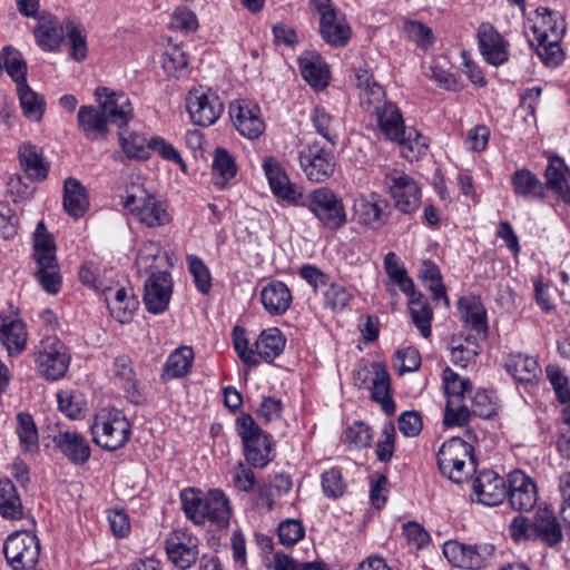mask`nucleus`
Returning a JSON list of instances; mask_svg holds the SVG:
<instances>
[{
  "instance_id": "nucleus-1",
  "label": "nucleus",
  "mask_w": 570,
  "mask_h": 570,
  "mask_svg": "<svg viewBox=\"0 0 570 570\" xmlns=\"http://www.w3.org/2000/svg\"><path fill=\"white\" fill-rule=\"evenodd\" d=\"M97 105H83L78 109L79 131L89 141L105 140L109 135V124L125 129L134 117V108L122 91H112L107 87L95 90Z\"/></svg>"
},
{
  "instance_id": "nucleus-2",
  "label": "nucleus",
  "mask_w": 570,
  "mask_h": 570,
  "mask_svg": "<svg viewBox=\"0 0 570 570\" xmlns=\"http://www.w3.org/2000/svg\"><path fill=\"white\" fill-rule=\"evenodd\" d=\"M180 502L186 518L195 524L208 521L220 529L229 525L230 502L219 489H212L205 494L200 490L185 489L180 493Z\"/></svg>"
},
{
  "instance_id": "nucleus-3",
  "label": "nucleus",
  "mask_w": 570,
  "mask_h": 570,
  "mask_svg": "<svg viewBox=\"0 0 570 570\" xmlns=\"http://www.w3.org/2000/svg\"><path fill=\"white\" fill-rule=\"evenodd\" d=\"M92 441L106 451L124 448L131 435V424L117 409H101L90 425Z\"/></svg>"
},
{
  "instance_id": "nucleus-4",
  "label": "nucleus",
  "mask_w": 570,
  "mask_h": 570,
  "mask_svg": "<svg viewBox=\"0 0 570 570\" xmlns=\"http://www.w3.org/2000/svg\"><path fill=\"white\" fill-rule=\"evenodd\" d=\"M237 435L243 443L246 462L256 469H264L273 461L272 436L265 433L248 413H243L235 421Z\"/></svg>"
},
{
  "instance_id": "nucleus-5",
  "label": "nucleus",
  "mask_w": 570,
  "mask_h": 570,
  "mask_svg": "<svg viewBox=\"0 0 570 570\" xmlns=\"http://www.w3.org/2000/svg\"><path fill=\"white\" fill-rule=\"evenodd\" d=\"M436 460L441 474L454 483L463 482L475 470L473 446L461 438H451L443 442Z\"/></svg>"
},
{
  "instance_id": "nucleus-6",
  "label": "nucleus",
  "mask_w": 570,
  "mask_h": 570,
  "mask_svg": "<svg viewBox=\"0 0 570 570\" xmlns=\"http://www.w3.org/2000/svg\"><path fill=\"white\" fill-rule=\"evenodd\" d=\"M301 205L314 215L323 228L336 232L347 223L343 199L328 187L309 191Z\"/></svg>"
},
{
  "instance_id": "nucleus-7",
  "label": "nucleus",
  "mask_w": 570,
  "mask_h": 570,
  "mask_svg": "<svg viewBox=\"0 0 570 570\" xmlns=\"http://www.w3.org/2000/svg\"><path fill=\"white\" fill-rule=\"evenodd\" d=\"M33 362L42 377L56 382L66 376L71 355L59 337L56 335L46 336L33 348Z\"/></svg>"
},
{
  "instance_id": "nucleus-8",
  "label": "nucleus",
  "mask_w": 570,
  "mask_h": 570,
  "mask_svg": "<svg viewBox=\"0 0 570 570\" xmlns=\"http://www.w3.org/2000/svg\"><path fill=\"white\" fill-rule=\"evenodd\" d=\"M371 116L375 119L380 132L386 140L397 142L403 150L407 148L411 153L416 151V155H421L426 149L425 142H420L421 136H417L414 144L410 141V137L406 138L403 114L395 102L390 101L383 105Z\"/></svg>"
},
{
  "instance_id": "nucleus-9",
  "label": "nucleus",
  "mask_w": 570,
  "mask_h": 570,
  "mask_svg": "<svg viewBox=\"0 0 570 570\" xmlns=\"http://www.w3.org/2000/svg\"><path fill=\"white\" fill-rule=\"evenodd\" d=\"M298 163L308 180L323 183L335 171V157L318 140L307 141L298 149Z\"/></svg>"
},
{
  "instance_id": "nucleus-10",
  "label": "nucleus",
  "mask_w": 570,
  "mask_h": 570,
  "mask_svg": "<svg viewBox=\"0 0 570 570\" xmlns=\"http://www.w3.org/2000/svg\"><path fill=\"white\" fill-rule=\"evenodd\" d=\"M3 553L13 570H35L39 559L40 544L35 534L16 531L6 539Z\"/></svg>"
},
{
  "instance_id": "nucleus-11",
  "label": "nucleus",
  "mask_w": 570,
  "mask_h": 570,
  "mask_svg": "<svg viewBox=\"0 0 570 570\" xmlns=\"http://www.w3.org/2000/svg\"><path fill=\"white\" fill-rule=\"evenodd\" d=\"M494 550L495 547L488 542L470 544L449 541L444 544L443 553L454 567L479 570L490 563Z\"/></svg>"
},
{
  "instance_id": "nucleus-12",
  "label": "nucleus",
  "mask_w": 570,
  "mask_h": 570,
  "mask_svg": "<svg viewBox=\"0 0 570 570\" xmlns=\"http://www.w3.org/2000/svg\"><path fill=\"white\" fill-rule=\"evenodd\" d=\"M384 181L397 210L411 215L419 209L422 194L414 178L403 171L394 170L385 175Z\"/></svg>"
},
{
  "instance_id": "nucleus-13",
  "label": "nucleus",
  "mask_w": 570,
  "mask_h": 570,
  "mask_svg": "<svg viewBox=\"0 0 570 570\" xmlns=\"http://www.w3.org/2000/svg\"><path fill=\"white\" fill-rule=\"evenodd\" d=\"M229 116L235 129L243 137L254 140L265 131L261 107L248 99H237L229 105Z\"/></svg>"
},
{
  "instance_id": "nucleus-14",
  "label": "nucleus",
  "mask_w": 570,
  "mask_h": 570,
  "mask_svg": "<svg viewBox=\"0 0 570 570\" xmlns=\"http://www.w3.org/2000/svg\"><path fill=\"white\" fill-rule=\"evenodd\" d=\"M199 539L184 529H176L165 540L168 559L180 570L189 569L199 556Z\"/></svg>"
},
{
  "instance_id": "nucleus-15",
  "label": "nucleus",
  "mask_w": 570,
  "mask_h": 570,
  "mask_svg": "<svg viewBox=\"0 0 570 570\" xmlns=\"http://www.w3.org/2000/svg\"><path fill=\"white\" fill-rule=\"evenodd\" d=\"M505 499L515 511H531L538 501L537 484L522 470H513L507 475Z\"/></svg>"
},
{
  "instance_id": "nucleus-16",
  "label": "nucleus",
  "mask_w": 570,
  "mask_h": 570,
  "mask_svg": "<svg viewBox=\"0 0 570 570\" xmlns=\"http://www.w3.org/2000/svg\"><path fill=\"white\" fill-rule=\"evenodd\" d=\"M353 208L357 223L371 229L385 226L390 218L387 199L374 191L355 198Z\"/></svg>"
},
{
  "instance_id": "nucleus-17",
  "label": "nucleus",
  "mask_w": 570,
  "mask_h": 570,
  "mask_svg": "<svg viewBox=\"0 0 570 570\" xmlns=\"http://www.w3.org/2000/svg\"><path fill=\"white\" fill-rule=\"evenodd\" d=\"M219 97L210 89H194L187 98V110L194 124L208 127L215 124L223 112Z\"/></svg>"
},
{
  "instance_id": "nucleus-18",
  "label": "nucleus",
  "mask_w": 570,
  "mask_h": 570,
  "mask_svg": "<svg viewBox=\"0 0 570 570\" xmlns=\"http://www.w3.org/2000/svg\"><path fill=\"white\" fill-rule=\"evenodd\" d=\"M124 206L147 227L164 226L170 220L165 204L158 202L153 195H145L144 197L128 195Z\"/></svg>"
},
{
  "instance_id": "nucleus-19",
  "label": "nucleus",
  "mask_w": 570,
  "mask_h": 570,
  "mask_svg": "<svg viewBox=\"0 0 570 570\" xmlns=\"http://www.w3.org/2000/svg\"><path fill=\"white\" fill-rule=\"evenodd\" d=\"M171 293V275L164 271L151 273L144 286L142 298L147 311L155 315L164 313L169 305Z\"/></svg>"
},
{
  "instance_id": "nucleus-20",
  "label": "nucleus",
  "mask_w": 570,
  "mask_h": 570,
  "mask_svg": "<svg viewBox=\"0 0 570 570\" xmlns=\"http://www.w3.org/2000/svg\"><path fill=\"white\" fill-rule=\"evenodd\" d=\"M479 50L491 66H501L509 59V42L490 22L480 23L476 30Z\"/></svg>"
},
{
  "instance_id": "nucleus-21",
  "label": "nucleus",
  "mask_w": 570,
  "mask_h": 570,
  "mask_svg": "<svg viewBox=\"0 0 570 570\" xmlns=\"http://www.w3.org/2000/svg\"><path fill=\"white\" fill-rule=\"evenodd\" d=\"M458 311L463 326L471 331L475 338L485 340L488 336L487 309L481 298L475 295L460 297Z\"/></svg>"
},
{
  "instance_id": "nucleus-22",
  "label": "nucleus",
  "mask_w": 570,
  "mask_h": 570,
  "mask_svg": "<svg viewBox=\"0 0 570 570\" xmlns=\"http://www.w3.org/2000/svg\"><path fill=\"white\" fill-rule=\"evenodd\" d=\"M52 443L73 465H83L91 456V448L88 440L77 431H59L53 435Z\"/></svg>"
},
{
  "instance_id": "nucleus-23",
  "label": "nucleus",
  "mask_w": 570,
  "mask_h": 570,
  "mask_svg": "<svg viewBox=\"0 0 570 570\" xmlns=\"http://www.w3.org/2000/svg\"><path fill=\"white\" fill-rule=\"evenodd\" d=\"M473 492L479 503L498 505L507 498V478L491 470L482 471L473 481Z\"/></svg>"
},
{
  "instance_id": "nucleus-24",
  "label": "nucleus",
  "mask_w": 570,
  "mask_h": 570,
  "mask_svg": "<svg viewBox=\"0 0 570 570\" xmlns=\"http://www.w3.org/2000/svg\"><path fill=\"white\" fill-rule=\"evenodd\" d=\"M531 31L535 41H561L566 33V20L559 11L540 7L534 11Z\"/></svg>"
},
{
  "instance_id": "nucleus-25",
  "label": "nucleus",
  "mask_w": 570,
  "mask_h": 570,
  "mask_svg": "<svg viewBox=\"0 0 570 570\" xmlns=\"http://www.w3.org/2000/svg\"><path fill=\"white\" fill-rule=\"evenodd\" d=\"M263 169L267 177L273 194L291 204L296 205L302 197L295 184L291 183L286 171L273 157H266L263 161Z\"/></svg>"
},
{
  "instance_id": "nucleus-26",
  "label": "nucleus",
  "mask_w": 570,
  "mask_h": 570,
  "mask_svg": "<svg viewBox=\"0 0 570 570\" xmlns=\"http://www.w3.org/2000/svg\"><path fill=\"white\" fill-rule=\"evenodd\" d=\"M356 86L360 90V105L365 112L372 115L390 102L383 87L373 78L367 69L355 71Z\"/></svg>"
},
{
  "instance_id": "nucleus-27",
  "label": "nucleus",
  "mask_w": 570,
  "mask_h": 570,
  "mask_svg": "<svg viewBox=\"0 0 570 570\" xmlns=\"http://www.w3.org/2000/svg\"><path fill=\"white\" fill-rule=\"evenodd\" d=\"M38 46L45 51H55L63 42L66 37V21L63 23L50 14L42 13L38 17V23L33 30Z\"/></svg>"
},
{
  "instance_id": "nucleus-28",
  "label": "nucleus",
  "mask_w": 570,
  "mask_h": 570,
  "mask_svg": "<svg viewBox=\"0 0 570 570\" xmlns=\"http://www.w3.org/2000/svg\"><path fill=\"white\" fill-rule=\"evenodd\" d=\"M264 309L272 316L284 315L291 307L293 296L288 286L282 281H271L259 293Z\"/></svg>"
},
{
  "instance_id": "nucleus-29",
  "label": "nucleus",
  "mask_w": 570,
  "mask_h": 570,
  "mask_svg": "<svg viewBox=\"0 0 570 570\" xmlns=\"http://www.w3.org/2000/svg\"><path fill=\"white\" fill-rule=\"evenodd\" d=\"M112 373L131 403L141 404L145 401V396L138 387L134 362L128 354H119L114 358Z\"/></svg>"
},
{
  "instance_id": "nucleus-30",
  "label": "nucleus",
  "mask_w": 570,
  "mask_h": 570,
  "mask_svg": "<svg viewBox=\"0 0 570 570\" xmlns=\"http://www.w3.org/2000/svg\"><path fill=\"white\" fill-rule=\"evenodd\" d=\"M533 539H538L548 547L558 546L563 533L554 512L548 508L539 509L532 521Z\"/></svg>"
},
{
  "instance_id": "nucleus-31",
  "label": "nucleus",
  "mask_w": 570,
  "mask_h": 570,
  "mask_svg": "<svg viewBox=\"0 0 570 570\" xmlns=\"http://www.w3.org/2000/svg\"><path fill=\"white\" fill-rule=\"evenodd\" d=\"M0 342L9 355L20 354L27 344L26 325L17 315H0Z\"/></svg>"
},
{
  "instance_id": "nucleus-32",
  "label": "nucleus",
  "mask_w": 570,
  "mask_h": 570,
  "mask_svg": "<svg viewBox=\"0 0 570 570\" xmlns=\"http://www.w3.org/2000/svg\"><path fill=\"white\" fill-rule=\"evenodd\" d=\"M514 195L528 202H543L544 186L541 179L530 169L519 168L511 175Z\"/></svg>"
},
{
  "instance_id": "nucleus-33",
  "label": "nucleus",
  "mask_w": 570,
  "mask_h": 570,
  "mask_svg": "<svg viewBox=\"0 0 570 570\" xmlns=\"http://www.w3.org/2000/svg\"><path fill=\"white\" fill-rule=\"evenodd\" d=\"M320 33L332 47H345L351 38V27L338 11L327 12L320 18Z\"/></svg>"
},
{
  "instance_id": "nucleus-34",
  "label": "nucleus",
  "mask_w": 570,
  "mask_h": 570,
  "mask_svg": "<svg viewBox=\"0 0 570 570\" xmlns=\"http://www.w3.org/2000/svg\"><path fill=\"white\" fill-rule=\"evenodd\" d=\"M503 365L505 371L520 383L535 382L541 373L537 358L521 352L508 354Z\"/></svg>"
},
{
  "instance_id": "nucleus-35",
  "label": "nucleus",
  "mask_w": 570,
  "mask_h": 570,
  "mask_svg": "<svg viewBox=\"0 0 570 570\" xmlns=\"http://www.w3.org/2000/svg\"><path fill=\"white\" fill-rule=\"evenodd\" d=\"M18 158L29 179L42 181L48 177L49 164L45 160L41 149L36 145L23 142L18 149Z\"/></svg>"
},
{
  "instance_id": "nucleus-36",
  "label": "nucleus",
  "mask_w": 570,
  "mask_h": 570,
  "mask_svg": "<svg viewBox=\"0 0 570 570\" xmlns=\"http://www.w3.org/2000/svg\"><path fill=\"white\" fill-rule=\"evenodd\" d=\"M105 299L112 317L120 323H127L131 320L138 307V301L130 289L119 287L107 292Z\"/></svg>"
},
{
  "instance_id": "nucleus-37",
  "label": "nucleus",
  "mask_w": 570,
  "mask_h": 570,
  "mask_svg": "<svg viewBox=\"0 0 570 570\" xmlns=\"http://www.w3.org/2000/svg\"><path fill=\"white\" fill-rule=\"evenodd\" d=\"M63 208L69 216L76 219L82 217L89 208L88 191L73 177H68L63 184Z\"/></svg>"
},
{
  "instance_id": "nucleus-38",
  "label": "nucleus",
  "mask_w": 570,
  "mask_h": 570,
  "mask_svg": "<svg viewBox=\"0 0 570 570\" xmlns=\"http://www.w3.org/2000/svg\"><path fill=\"white\" fill-rule=\"evenodd\" d=\"M374 376L368 390L373 401L381 404L382 410L387 415L395 413V403L391 397V380L390 374L383 363H374Z\"/></svg>"
},
{
  "instance_id": "nucleus-39",
  "label": "nucleus",
  "mask_w": 570,
  "mask_h": 570,
  "mask_svg": "<svg viewBox=\"0 0 570 570\" xmlns=\"http://www.w3.org/2000/svg\"><path fill=\"white\" fill-rule=\"evenodd\" d=\"M194 362V351L189 346H180L174 350L167 357L163 371L161 380L164 382L181 379L189 374Z\"/></svg>"
},
{
  "instance_id": "nucleus-40",
  "label": "nucleus",
  "mask_w": 570,
  "mask_h": 570,
  "mask_svg": "<svg viewBox=\"0 0 570 570\" xmlns=\"http://www.w3.org/2000/svg\"><path fill=\"white\" fill-rule=\"evenodd\" d=\"M286 337L278 327L263 330L255 342V353L272 363L285 348Z\"/></svg>"
},
{
  "instance_id": "nucleus-41",
  "label": "nucleus",
  "mask_w": 570,
  "mask_h": 570,
  "mask_svg": "<svg viewBox=\"0 0 570 570\" xmlns=\"http://www.w3.org/2000/svg\"><path fill=\"white\" fill-rule=\"evenodd\" d=\"M409 299V313L415 327L424 338L432 335L431 323L433 311L428 298L415 291L414 295H406Z\"/></svg>"
},
{
  "instance_id": "nucleus-42",
  "label": "nucleus",
  "mask_w": 570,
  "mask_h": 570,
  "mask_svg": "<svg viewBox=\"0 0 570 570\" xmlns=\"http://www.w3.org/2000/svg\"><path fill=\"white\" fill-rule=\"evenodd\" d=\"M0 515L7 520H20L23 517L21 499L10 479H0Z\"/></svg>"
},
{
  "instance_id": "nucleus-43",
  "label": "nucleus",
  "mask_w": 570,
  "mask_h": 570,
  "mask_svg": "<svg viewBox=\"0 0 570 570\" xmlns=\"http://www.w3.org/2000/svg\"><path fill=\"white\" fill-rule=\"evenodd\" d=\"M16 434L23 453H35L39 450V433L32 415L28 412H19L16 415Z\"/></svg>"
},
{
  "instance_id": "nucleus-44",
  "label": "nucleus",
  "mask_w": 570,
  "mask_h": 570,
  "mask_svg": "<svg viewBox=\"0 0 570 570\" xmlns=\"http://www.w3.org/2000/svg\"><path fill=\"white\" fill-rule=\"evenodd\" d=\"M303 78L313 87L322 89L327 86V69L320 56L306 52L298 58Z\"/></svg>"
},
{
  "instance_id": "nucleus-45",
  "label": "nucleus",
  "mask_w": 570,
  "mask_h": 570,
  "mask_svg": "<svg viewBox=\"0 0 570 570\" xmlns=\"http://www.w3.org/2000/svg\"><path fill=\"white\" fill-rule=\"evenodd\" d=\"M570 169L563 158L553 155L548 157V165L544 170V191L550 190L554 195L569 185Z\"/></svg>"
},
{
  "instance_id": "nucleus-46",
  "label": "nucleus",
  "mask_w": 570,
  "mask_h": 570,
  "mask_svg": "<svg viewBox=\"0 0 570 570\" xmlns=\"http://www.w3.org/2000/svg\"><path fill=\"white\" fill-rule=\"evenodd\" d=\"M309 119L316 132L326 139L332 146L338 141L340 120L333 117L324 107L316 106L311 111Z\"/></svg>"
},
{
  "instance_id": "nucleus-47",
  "label": "nucleus",
  "mask_w": 570,
  "mask_h": 570,
  "mask_svg": "<svg viewBox=\"0 0 570 570\" xmlns=\"http://www.w3.org/2000/svg\"><path fill=\"white\" fill-rule=\"evenodd\" d=\"M384 269L393 284L397 285L404 295H414L415 286L409 276L405 266L394 252H389L384 257Z\"/></svg>"
},
{
  "instance_id": "nucleus-48",
  "label": "nucleus",
  "mask_w": 570,
  "mask_h": 570,
  "mask_svg": "<svg viewBox=\"0 0 570 570\" xmlns=\"http://www.w3.org/2000/svg\"><path fill=\"white\" fill-rule=\"evenodd\" d=\"M118 138L120 146L129 159L146 160L150 157L151 146L144 135L132 131L128 136L124 129H119Z\"/></svg>"
},
{
  "instance_id": "nucleus-49",
  "label": "nucleus",
  "mask_w": 570,
  "mask_h": 570,
  "mask_svg": "<svg viewBox=\"0 0 570 570\" xmlns=\"http://www.w3.org/2000/svg\"><path fill=\"white\" fill-rule=\"evenodd\" d=\"M17 90L23 115L32 121H40L46 110L43 97L33 91L28 83L18 87Z\"/></svg>"
},
{
  "instance_id": "nucleus-50",
  "label": "nucleus",
  "mask_w": 570,
  "mask_h": 570,
  "mask_svg": "<svg viewBox=\"0 0 570 570\" xmlns=\"http://www.w3.org/2000/svg\"><path fill=\"white\" fill-rule=\"evenodd\" d=\"M58 409L69 419L79 420L86 415L87 403L81 393L61 390L57 393Z\"/></svg>"
},
{
  "instance_id": "nucleus-51",
  "label": "nucleus",
  "mask_w": 570,
  "mask_h": 570,
  "mask_svg": "<svg viewBox=\"0 0 570 570\" xmlns=\"http://www.w3.org/2000/svg\"><path fill=\"white\" fill-rule=\"evenodd\" d=\"M212 169L213 174L220 178V181L216 183L219 188H224L237 173V166L234 157L228 150L222 147L215 149Z\"/></svg>"
},
{
  "instance_id": "nucleus-52",
  "label": "nucleus",
  "mask_w": 570,
  "mask_h": 570,
  "mask_svg": "<svg viewBox=\"0 0 570 570\" xmlns=\"http://www.w3.org/2000/svg\"><path fill=\"white\" fill-rule=\"evenodd\" d=\"M479 354V345L473 335H468L464 341L453 340L451 345V362L465 368Z\"/></svg>"
},
{
  "instance_id": "nucleus-53",
  "label": "nucleus",
  "mask_w": 570,
  "mask_h": 570,
  "mask_svg": "<svg viewBox=\"0 0 570 570\" xmlns=\"http://www.w3.org/2000/svg\"><path fill=\"white\" fill-rule=\"evenodd\" d=\"M444 393L449 400L462 401L466 393H471L472 383L470 379L461 377L451 367L446 366L442 372Z\"/></svg>"
},
{
  "instance_id": "nucleus-54",
  "label": "nucleus",
  "mask_w": 570,
  "mask_h": 570,
  "mask_svg": "<svg viewBox=\"0 0 570 570\" xmlns=\"http://www.w3.org/2000/svg\"><path fill=\"white\" fill-rule=\"evenodd\" d=\"M186 262L197 291L204 295L208 294L212 288V275L209 268L206 266L204 261L195 254L187 255Z\"/></svg>"
},
{
  "instance_id": "nucleus-55",
  "label": "nucleus",
  "mask_w": 570,
  "mask_h": 570,
  "mask_svg": "<svg viewBox=\"0 0 570 570\" xmlns=\"http://www.w3.org/2000/svg\"><path fill=\"white\" fill-rule=\"evenodd\" d=\"M321 484L324 495L333 500L341 498L346 490V483L338 468L324 471L321 474Z\"/></svg>"
},
{
  "instance_id": "nucleus-56",
  "label": "nucleus",
  "mask_w": 570,
  "mask_h": 570,
  "mask_svg": "<svg viewBox=\"0 0 570 570\" xmlns=\"http://www.w3.org/2000/svg\"><path fill=\"white\" fill-rule=\"evenodd\" d=\"M161 66L167 76L179 78L185 75L188 60L181 49L174 47L163 53Z\"/></svg>"
},
{
  "instance_id": "nucleus-57",
  "label": "nucleus",
  "mask_w": 570,
  "mask_h": 570,
  "mask_svg": "<svg viewBox=\"0 0 570 570\" xmlns=\"http://www.w3.org/2000/svg\"><path fill=\"white\" fill-rule=\"evenodd\" d=\"M65 38L69 41L70 56L77 61L85 60L88 53L87 38L82 30L71 20H66Z\"/></svg>"
},
{
  "instance_id": "nucleus-58",
  "label": "nucleus",
  "mask_w": 570,
  "mask_h": 570,
  "mask_svg": "<svg viewBox=\"0 0 570 570\" xmlns=\"http://www.w3.org/2000/svg\"><path fill=\"white\" fill-rule=\"evenodd\" d=\"M403 31L420 48L428 49L434 42L432 30L420 21H404Z\"/></svg>"
},
{
  "instance_id": "nucleus-59",
  "label": "nucleus",
  "mask_w": 570,
  "mask_h": 570,
  "mask_svg": "<svg viewBox=\"0 0 570 570\" xmlns=\"http://www.w3.org/2000/svg\"><path fill=\"white\" fill-rule=\"evenodd\" d=\"M233 346L240 361L247 366H255L258 361L255 358V347L250 348L249 341L244 327L236 325L232 332Z\"/></svg>"
},
{
  "instance_id": "nucleus-60",
  "label": "nucleus",
  "mask_w": 570,
  "mask_h": 570,
  "mask_svg": "<svg viewBox=\"0 0 570 570\" xmlns=\"http://www.w3.org/2000/svg\"><path fill=\"white\" fill-rule=\"evenodd\" d=\"M277 535L281 544L293 547L304 538L305 528L299 520L287 519L278 524Z\"/></svg>"
},
{
  "instance_id": "nucleus-61",
  "label": "nucleus",
  "mask_w": 570,
  "mask_h": 570,
  "mask_svg": "<svg viewBox=\"0 0 570 570\" xmlns=\"http://www.w3.org/2000/svg\"><path fill=\"white\" fill-rule=\"evenodd\" d=\"M35 276L46 293L55 295L60 291L61 275L58 264L36 268Z\"/></svg>"
},
{
  "instance_id": "nucleus-62",
  "label": "nucleus",
  "mask_w": 570,
  "mask_h": 570,
  "mask_svg": "<svg viewBox=\"0 0 570 570\" xmlns=\"http://www.w3.org/2000/svg\"><path fill=\"white\" fill-rule=\"evenodd\" d=\"M395 451V428L392 422L384 424L382 429V439L377 441L375 454L380 462L391 461Z\"/></svg>"
},
{
  "instance_id": "nucleus-63",
  "label": "nucleus",
  "mask_w": 570,
  "mask_h": 570,
  "mask_svg": "<svg viewBox=\"0 0 570 570\" xmlns=\"http://www.w3.org/2000/svg\"><path fill=\"white\" fill-rule=\"evenodd\" d=\"M33 258L38 267H50L58 264L56 257V245L52 238H40L33 243Z\"/></svg>"
},
{
  "instance_id": "nucleus-64",
  "label": "nucleus",
  "mask_w": 570,
  "mask_h": 570,
  "mask_svg": "<svg viewBox=\"0 0 570 570\" xmlns=\"http://www.w3.org/2000/svg\"><path fill=\"white\" fill-rule=\"evenodd\" d=\"M352 295L340 284H331L324 293V306L333 312L343 311L350 303Z\"/></svg>"
}]
</instances>
